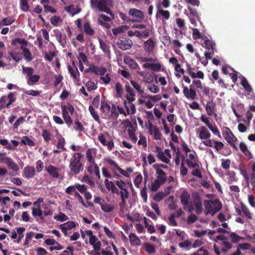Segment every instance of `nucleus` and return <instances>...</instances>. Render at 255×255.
Returning a JSON list of instances; mask_svg holds the SVG:
<instances>
[{
  "mask_svg": "<svg viewBox=\"0 0 255 255\" xmlns=\"http://www.w3.org/2000/svg\"><path fill=\"white\" fill-rule=\"evenodd\" d=\"M82 155L80 153H75L70 160L69 167L74 174H78L83 170L84 164L81 161Z\"/></svg>",
  "mask_w": 255,
  "mask_h": 255,
  "instance_id": "1",
  "label": "nucleus"
},
{
  "mask_svg": "<svg viewBox=\"0 0 255 255\" xmlns=\"http://www.w3.org/2000/svg\"><path fill=\"white\" fill-rule=\"evenodd\" d=\"M202 143L207 146L214 147L217 151L225 156L229 155L231 152V150L227 147H224V143L220 141H215L208 138L203 141Z\"/></svg>",
  "mask_w": 255,
  "mask_h": 255,
  "instance_id": "2",
  "label": "nucleus"
},
{
  "mask_svg": "<svg viewBox=\"0 0 255 255\" xmlns=\"http://www.w3.org/2000/svg\"><path fill=\"white\" fill-rule=\"evenodd\" d=\"M22 68L23 74L26 75V82L28 85H33L39 81L40 76L32 75L34 72L32 68L22 66Z\"/></svg>",
  "mask_w": 255,
  "mask_h": 255,
  "instance_id": "3",
  "label": "nucleus"
},
{
  "mask_svg": "<svg viewBox=\"0 0 255 255\" xmlns=\"http://www.w3.org/2000/svg\"><path fill=\"white\" fill-rule=\"evenodd\" d=\"M90 2L93 7L97 8L100 11L113 15L112 11L107 5V0H91Z\"/></svg>",
  "mask_w": 255,
  "mask_h": 255,
  "instance_id": "4",
  "label": "nucleus"
},
{
  "mask_svg": "<svg viewBox=\"0 0 255 255\" xmlns=\"http://www.w3.org/2000/svg\"><path fill=\"white\" fill-rule=\"evenodd\" d=\"M118 47L122 50H128L133 45L132 41L128 38L120 37L117 43Z\"/></svg>",
  "mask_w": 255,
  "mask_h": 255,
  "instance_id": "5",
  "label": "nucleus"
},
{
  "mask_svg": "<svg viewBox=\"0 0 255 255\" xmlns=\"http://www.w3.org/2000/svg\"><path fill=\"white\" fill-rule=\"evenodd\" d=\"M124 123L126 127H129V128L128 129V135L131 140L135 143L137 140V138L134 133L135 129L133 125L128 119L125 120L124 121Z\"/></svg>",
  "mask_w": 255,
  "mask_h": 255,
  "instance_id": "6",
  "label": "nucleus"
},
{
  "mask_svg": "<svg viewBox=\"0 0 255 255\" xmlns=\"http://www.w3.org/2000/svg\"><path fill=\"white\" fill-rule=\"evenodd\" d=\"M111 18L104 14L98 15V24L105 28L109 29L111 27Z\"/></svg>",
  "mask_w": 255,
  "mask_h": 255,
  "instance_id": "7",
  "label": "nucleus"
},
{
  "mask_svg": "<svg viewBox=\"0 0 255 255\" xmlns=\"http://www.w3.org/2000/svg\"><path fill=\"white\" fill-rule=\"evenodd\" d=\"M183 93L184 94V96L187 99H191L192 100H194L196 97V92L195 90L193 89V86L192 85L190 86V89H188V87L184 86L183 85Z\"/></svg>",
  "mask_w": 255,
  "mask_h": 255,
  "instance_id": "8",
  "label": "nucleus"
},
{
  "mask_svg": "<svg viewBox=\"0 0 255 255\" xmlns=\"http://www.w3.org/2000/svg\"><path fill=\"white\" fill-rule=\"evenodd\" d=\"M36 174L35 168L31 166H25L22 171V176L26 179L33 178Z\"/></svg>",
  "mask_w": 255,
  "mask_h": 255,
  "instance_id": "9",
  "label": "nucleus"
},
{
  "mask_svg": "<svg viewBox=\"0 0 255 255\" xmlns=\"http://www.w3.org/2000/svg\"><path fill=\"white\" fill-rule=\"evenodd\" d=\"M155 45V42L151 38H149L144 42L143 46L145 52L150 54L153 52Z\"/></svg>",
  "mask_w": 255,
  "mask_h": 255,
  "instance_id": "10",
  "label": "nucleus"
},
{
  "mask_svg": "<svg viewBox=\"0 0 255 255\" xmlns=\"http://www.w3.org/2000/svg\"><path fill=\"white\" fill-rule=\"evenodd\" d=\"M222 135L228 143L234 142L237 139L229 128H226L225 130L222 132Z\"/></svg>",
  "mask_w": 255,
  "mask_h": 255,
  "instance_id": "11",
  "label": "nucleus"
},
{
  "mask_svg": "<svg viewBox=\"0 0 255 255\" xmlns=\"http://www.w3.org/2000/svg\"><path fill=\"white\" fill-rule=\"evenodd\" d=\"M104 160L105 162L108 163L110 165L113 166L116 169H117L121 174L123 175L124 176L127 177H129L128 173L126 171H125L124 169L120 168L118 165V164L113 159H111L110 157H107L105 158Z\"/></svg>",
  "mask_w": 255,
  "mask_h": 255,
  "instance_id": "12",
  "label": "nucleus"
},
{
  "mask_svg": "<svg viewBox=\"0 0 255 255\" xmlns=\"http://www.w3.org/2000/svg\"><path fill=\"white\" fill-rule=\"evenodd\" d=\"M195 154V153H189L186 155L188 157L186 160V162L188 166L190 168L199 167Z\"/></svg>",
  "mask_w": 255,
  "mask_h": 255,
  "instance_id": "13",
  "label": "nucleus"
},
{
  "mask_svg": "<svg viewBox=\"0 0 255 255\" xmlns=\"http://www.w3.org/2000/svg\"><path fill=\"white\" fill-rule=\"evenodd\" d=\"M213 201L211 200H205L204 206L206 209V215L210 214L212 216L214 215L215 213L220 210V208H214L213 207L212 204Z\"/></svg>",
  "mask_w": 255,
  "mask_h": 255,
  "instance_id": "14",
  "label": "nucleus"
},
{
  "mask_svg": "<svg viewBox=\"0 0 255 255\" xmlns=\"http://www.w3.org/2000/svg\"><path fill=\"white\" fill-rule=\"evenodd\" d=\"M124 62L128 65L129 68L131 70H140L137 63L129 56H126L124 57Z\"/></svg>",
  "mask_w": 255,
  "mask_h": 255,
  "instance_id": "15",
  "label": "nucleus"
},
{
  "mask_svg": "<svg viewBox=\"0 0 255 255\" xmlns=\"http://www.w3.org/2000/svg\"><path fill=\"white\" fill-rule=\"evenodd\" d=\"M130 16L135 18L133 21H138L143 18V14L142 11L135 8H130L128 11Z\"/></svg>",
  "mask_w": 255,
  "mask_h": 255,
  "instance_id": "16",
  "label": "nucleus"
},
{
  "mask_svg": "<svg viewBox=\"0 0 255 255\" xmlns=\"http://www.w3.org/2000/svg\"><path fill=\"white\" fill-rule=\"evenodd\" d=\"M46 170L49 175L53 178H58L60 176V174L58 173L59 169L52 165H49L46 168Z\"/></svg>",
  "mask_w": 255,
  "mask_h": 255,
  "instance_id": "17",
  "label": "nucleus"
},
{
  "mask_svg": "<svg viewBox=\"0 0 255 255\" xmlns=\"http://www.w3.org/2000/svg\"><path fill=\"white\" fill-rule=\"evenodd\" d=\"M149 131L150 134L154 135V138L156 140L161 139V133L157 128L153 127L152 123H150L149 125Z\"/></svg>",
  "mask_w": 255,
  "mask_h": 255,
  "instance_id": "18",
  "label": "nucleus"
},
{
  "mask_svg": "<svg viewBox=\"0 0 255 255\" xmlns=\"http://www.w3.org/2000/svg\"><path fill=\"white\" fill-rule=\"evenodd\" d=\"M105 184L107 189L109 191H111L113 194H119V190L117 189L114 182L112 181H109L108 179L105 180Z\"/></svg>",
  "mask_w": 255,
  "mask_h": 255,
  "instance_id": "19",
  "label": "nucleus"
},
{
  "mask_svg": "<svg viewBox=\"0 0 255 255\" xmlns=\"http://www.w3.org/2000/svg\"><path fill=\"white\" fill-rule=\"evenodd\" d=\"M68 69L70 73L71 76L77 82L80 81V73L77 68L75 66V68H73L70 65H68Z\"/></svg>",
  "mask_w": 255,
  "mask_h": 255,
  "instance_id": "20",
  "label": "nucleus"
},
{
  "mask_svg": "<svg viewBox=\"0 0 255 255\" xmlns=\"http://www.w3.org/2000/svg\"><path fill=\"white\" fill-rule=\"evenodd\" d=\"M133 101H125L124 104L127 110L128 115H133L136 112V109L134 104L132 103Z\"/></svg>",
  "mask_w": 255,
  "mask_h": 255,
  "instance_id": "21",
  "label": "nucleus"
},
{
  "mask_svg": "<svg viewBox=\"0 0 255 255\" xmlns=\"http://www.w3.org/2000/svg\"><path fill=\"white\" fill-rule=\"evenodd\" d=\"M211 136V133L204 126L200 128V132L199 133V137L201 139H207Z\"/></svg>",
  "mask_w": 255,
  "mask_h": 255,
  "instance_id": "22",
  "label": "nucleus"
},
{
  "mask_svg": "<svg viewBox=\"0 0 255 255\" xmlns=\"http://www.w3.org/2000/svg\"><path fill=\"white\" fill-rule=\"evenodd\" d=\"M243 175L248 185L250 183L253 187V189H255V175H254V174H250L249 175L246 173H243Z\"/></svg>",
  "mask_w": 255,
  "mask_h": 255,
  "instance_id": "23",
  "label": "nucleus"
},
{
  "mask_svg": "<svg viewBox=\"0 0 255 255\" xmlns=\"http://www.w3.org/2000/svg\"><path fill=\"white\" fill-rule=\"evenodd\" d=\"M181 202L184 207H187L189 205L190 196L187 191H183L180 197Z\"/></svg>",
  "mask_w": 255,
  "mask_h": 255,
  "instance_id": "24",
  "label": "nucleus"
},
{
  "mask_svg": "<svg viewBox=\"0 0 255 255\" xmlns=\"http://www.w3.org/2000/svg\"><path fill=\"white\" fill-rule=\"evenodd\" d=\"M215 103L213 101H208L206 105V110L209 116H212L215 113Z\"/></svg>",
  "mask_w": 255,
  "mask_h": 255,
  "instance_id": "25",
  "label": "nucleus"
},
{
  "mask_svg": "<svg viewBox=\"0 0 255 255\" xmlns=\"http://www.w3.org/2000/svg\"><path fill=\"white\" fill-rule=\"evenodd\" d=\"M61 110L62 116L69 115V113H70L71 115H72L74 111V108L73 106L69 104H68L67 105L62 106L61 107Z\"/></svg>",
  "mask_w": 255,
  "mask_h": 255,
  "instance_id": "26",
  "label": "nucleus"
},
{
  "mask_svg": "<svg viewBox=\"0 0 255 255\" xmlns=\"http://www.w3.org/2000/svg\"><path fill=\"white\" fill-rule=\"evenodd\" d=\"M129 239L131 246H139L141 245L140 239L134 233H130L129 235Z\"/></svg>",
  "mask_w": 255,
  "mask_h": 255,
  "instance_id": "27",
  "label": "nucleus"
},
{
  "mask_svg": "<svg viewBox=\"0 0 255 255\" xmlns=\"http://www.w3.org/2000/svg\"><path fill=\"white\" fill-rule=\"evenodd\" d=\"M156 151L158 152L157 155L158 158L166 163H168L170 162L169 159L166 157L163 152L160 149V148L156 146Z\"/></svg>",
  "mask_w": 255,
  "mask_h": 255,
  "instance_id": "28",
  "label": "nucleus"
},
{
  "mask_svg": "<svg viewBox=\"0 0 255 255\" xmlns=\"http://www.w3.org/2000/svg\"><path fill=\"white\" fill-rule=\"evenodd\" d=\"M125 89L128 93L126 97L128 101H135V94L132 88L128 85H126Z\"/></svg>",
  "mask_w": 255,
  "mask_h": 255,
  "instance_id": "29",
  "label": "nucleus"
},
{
  "mask_svg": "<svg viewBox=\"0 0 255 255\" xmlns=\"http://www.w3.org/2000/svg\"><path fill=\"white\" fill-rule=\"evenodd\" d=\"M20 49L22 50L23 56L27 62L31 61L32 59V56L30 50L25 47L21 46Z\"/></svg>",
  "mask_w": 255,
  "mask_h": 255,
  "instance_id": "30",
  "label": "nucleus"
},
{
  "mask_svg": "<svg viewBox=\"0 0 255 255\" xmlns=\"http://www.w3.org/2000/svg\"><path fill=\"white\" fill-rule=\"evenodd\" d=\"M57 144L56 147L58 149H61L62 151H66V148L64 147L65 144V140L61 134H59L57 136Z\"/></svg>",
  "mask_w": 255,
  "mask_h": 255,
  "instance_id": "31",
  "label": "nucleus"
},
{
  "mask_svg": "<svg viewBox=\"0 0 255 255\" xmlns=\"http://www.w3.org/2000/svg\"><path fill=\"white\" fill-rule=\"evenodd\" d=\"M100 110L103 113L107 114H109L111 111V106L105 99H102L101 101Z\"/></svg>",
  "mask_w": 255,
  "mask_h": 255,
  "instance_id": "32",
  "label": "nucleus"
},
{
  "mask_svg": "<svg viewBox=\"0 0 255 255\" xmlns=\"http://www.w3.org/2000/svg\"><path fill=\"white\" fill-rule=\"evenodd\" d=\"M128 29V26L126 25H123L112 29V32L115 36H117L119 34L126 31Z\"/></svg>",
  "mask_w": 255,
  "mask_h": 255,
  "instance_id": "33",
  "label": "nucleus"
},
{
  "mask_svg": "<svg viewBox=\"0 0 255 255\" xmlns=\"http://www.w3.org/2000/svg\"><path fill=\"white\" fill-rule=\"evenodd\" d=\"M215 44L212 41L207 39L204 41V47L209 51L214 52Z\"/></svg>",
  "mask_w": 255,
  "mask_h": 255,
  "instance_id": "34",
  "label": "nucleus"
},
{
  "mask_svg": "<svg viewBox=\"0 0 255 255\" xmlns=\"http://www.w3.org/2000/svg\"><path fill=\"white\" fill-rule=\"evenodd\" d=\"M75 227V224L74 222H67L64 224H62L60 225V229L61 230L65 231V230H70L74 228Z\"/></svg>",
  "mask_w": 255,
  "mask_h": 255,
  "instance_id": "35",
  "label": "nucleus"
},
{
  "mask_svg": "<svg viewBox=\"0 0 255 255\" xmlns=\"http://www.w3.org/2000/svg\"><path fill=\"white\" fill-rule=\"evenodd\" d=\"M156 173L158 175L157 178L161 181V183H165L167 180L166 173L162 169L156 170Z\"/></svg>",
  "mask_w": 255,
  "mask_h": 255,
  "instance_id": "36",
  "label": "nucleus"
},
{
  "mask_svg": "<svg viewBox=\"0 0 255 255\" xmlns=\"http://www.w3.org/2000/svg\"><path fill=\"white\" fill-rule=\"evenodd\" d=\"M157 15L158 14H160L161 15H162L163 17H164L166 19H168L170 18V12L168 10H164L161 9H160V4H157Z\"/></svg>",
  "mask_w": 255,
  "mask_h": 255,
  "instance_id": "37",
  "label": "nucleus"
},
{
  "mask_svg": "<svg viewBox=\"0 0 255 255\" xmlns=\"http://www.w3.org/2000/svg\"><path fill=\"white\" fill-rule=\"evenodd\" d=\"M84 31L88 35L92 36L94 35L95 31L91 27L89 22H86L84 24Z\"/></svg>",
  "mask_w": 255,
  "mask_h": 255,
  "instance_id": "38",
  "label": "nucleus"
},
{
  "mask_svg": "<svg viewBox=\"0 0 255 255\" xmlns=\"http://www.w3.org/2000/svg\"><path fill=\"white\" fill-rule=\"evenodd\" d=\"M16 92H10L7 95V99H8V102L7 103V108H10V106L16 101L15 98Z\"/></svg>",
  "mask_w": 255,
  "mask_h": 255,
  "instance_id": "39",
  "label": "nucleus"
},
{
  "mask_svg": "<svg viewBox=\"0 0 255 255\" xmlns=\"http://www.w3.org/2000/svg\"><path fill=\"white\" fill-rule=\"evenodd\" d=\"M89 111L91 115L92 118L94 119V120L96 122H100V120L98 114V113L96 112L94 107L92 106H90L89 107Z\"/></svg>",
  "mask_w": 255,
  "mask_h": 255,
  "instance_id": "40",
  "label": "nucleus"
},
{
  "mask_svg": "<svg viewBox=\"0 0 255 255\" xmlns=\"http://www.w3.org/2000/svg\"><path fill=\"white\" fill-rule=\"evenodd\" d=\"M17 43H19L21 45V46L25 47L28 44V41L23 38H16L15 39L13 40L11 44L12 45H16Z\"/></svg>",
  "mask_w": 255,
  "mask_h": 255,
  "instance_id": "41",
  "label": "nucleus"
},
{
  "mask_svg": "<svg viewBox=\"0 0 255 255\" xmlns=\"http://www.w3.org/2000/svg\"><path fill=\"white\" fill-rule=\"evenodd\" d=\"M241 84L246 91L248 92H252L253 91L252 87L246 78L243 77Z\"/></svg>",
  "mask_w": 255,
  "mask_h": 255,
  "instance_id": "42",
  "label": "nucleus"
},
{
  "mask_svg": "<svg viewBox=\"0 0 255 255\" xmlns=\"http://www.w3.org/2000/svg\"><path fill=\"white\" fill-rule=\"evenodd\" d=\"M74 129L75 130L79 132H82L84 130V128L83 125L78 121V119H76L74 121Z\"/></svg>",
  "mask_w": 255,
  "mask_h": 255,
  "instance_id": "43",
  "label": "nucleus"
},
{
  "mask_svg": "<svg viewBox=\"0 0 255 255\" xmlns=\"http://www.w3.org/2000/svg\"><path fill=\"white\" fill-rule=\"evenodd\" d=\"M6 164L9 168L11 169L14 171H17L19 169L18 165L13 161L11 158Z\"/></svg>",
  "mask_w": 255,
  "mask_h": 255,
  "instance_id": "44",
  "label": "nucleus"
},
{
  "mask_svg": "<svg viewBox=\"0 0 255 255\" xmlns=\"http://www.w3.org/2000/svg\"><path fill=\"white\" fill-rule=\"evenodd\" d=\"M15 21V18L12 16H8L3 18L0 22L2 25H8Z\"/></svg>",
  "mask_w": 255,
  "mask_h": 255,
  "instance_id": "45",
  "label": "nucleus"
},
{
  "mask_svg": "<svg viewBox=\"0 0 255 255\" xmlns=\"http://www.w3.org/2000/svg\"><path fill=\"white\" fill-rule=\"evenodd\" d=\"M21 143L30 146H33L35 145L34 142L30 139L27 136H24L21 140Z\"/></svg>",
  "mask_w": 255,
  "mask_h": 255,
  "instance_id": "46",
  "label": "nucleus"
},
{
  "mask_svg": "<svg viewBox=\"0 0 255 255\" xmlns=\"http://www.w3.org/2000/svg\"><path fill=\"white\" fill-rule=\"evenodd\" d=\"M241 209L242 212L244 214V215L247 218H248V219L252 218V214L251 213L249 209L246 205L242 204Z\"/></svg>",
  "mask_w": 255,
  "mask_h": 255,
  "instance_id": "47",
  "label": "nucleus"
},
{
  "mask_svg": "<svg viewBox=\"0 0 255 255\" xmlns=\"http://www.w3.org/2000/svg\"><path fill=\"white\" fill-rule=\"evenodd\" d=\"M42 136L44 141L48 143L51 139V134L47 129H44L42 131Z\"/></svg>",
  "mask_w": 255,
  "mask_h": 255,
  "instance_id": "48",
  "label": "nucleus"
},
{
  "mask_svg": "<svg viewBox=\"0 0 255 255\" xmlns=\"http://www.w3.org/2000/svg\"><path fill=\"white\" fill-rule=\"evenodd\" d=\"M163 183H161V181H160V180L156 179L151 184V190L153 191H156L160 187L161 184Z\"/></svg>",
  "mask_w": 255,
  "mask_h": 255,
  "instance_id": "49",
  "label": "nucleus"
},
{
  "mask_svg": "<svg viewBox=\"0 0 255 255\" xmlns=\"http://www.w3.org/2000/svg\"><path fill=\"white\" fill-rule=\"evenodd\" d=\"M100 48L105 53L110 52V46L104 42L101 39H99Z\"/></svg>",
  "mask_w": 255,
  "mask_h": 255,
  "instance_id": "50",
  "label": "nucleus"
},
{
  "mask_svg": "<svg viewBox=\"0 0 255 255\" xmlns=\"http://www.w3.org/2000/svg\"><path fill=\"white\" fill-rule=\"evenodd\" d=\"M101 207L103 211L107 213L111 212L114 210V207L112 205L106 203H103L101 205Z\"/></svg>",
  "mask_w": 255,
  "mask_h": 255,
  "instance_id": "51",
  "label": "nucleus"
},
{
  "mask_svg": "<svg viewBox=\"0 0 255 255\" xmlns=\"http://www.w3.org/2000/svg\"><path fill=\"white\" fill-rule=\"evenodd\" d=\"M86 157L88 162H89L91 164H95V160L92 155L91 149L89 148L87 149L86 153Z\"/></svg>",
  "mask_w": 255,
  "mask_h": 255,
  "instance_id": "52",
  "label": "nucleus"
},
{
  "mask_svg": "<svg viewBox=\"0 0 255 255\" xmlns=\"http://www.w3.org/2000/svg\"><path fill=\"white\" fill-rule=\"evenodd\" d=\"M54 219L57 221L64 222L68 220V217L64 213L60 212L57 215L54 217Z\"/></svg>",
  "mask_w": 255,
  "mask_h": 255,
  "instance_id": "53",
  "label": "nucleus"
},
{
  "mask_svg": "<svg viewBox=\"0 0 255 255\" xmlns=\"http://www.w3.org/2000/svg\"><path fill=\"white\" fill-rule=\"evenodd\" d=\"M9 54L12 59L16 62H18L22 59L21 54L18 52H11Z\"/></svg>",
  "mask_w": 255,
  "mask_h": 255,
  "instance_id": "54",
  "label": "nucleus"
},
{
  "mask_svg": "<svg viewBox=\"0 0 255 255\" xmlns=\"http://www.w3.org/2000/svg\"><path fill=\"white\" fill-rule=\"evenodd\" d=\"M222 245L223 246V247L222 248L221 250L222 252L224 253H226L232 248V244L227 241L223 242Z\"/></svg>",
  "mask_w": 255,
  "mask_h": 255,
  "instance_id": "55",
  "label": "nucleus"
},
{
  "mask_svg": "<svg viewBox=\"0 0 255 255\" xmlns=\"http://www.w3.org/2000/svg\"><path fill=\"white\" fill-rule=\"evenodd\" d=\"M145 251L149 254H153L155 252V247L148 243H145L144 245Z\"/></svg>",
  "mask_w": 255,
  "mask_h": 255,
  "instance_id": "56",
  "label": "nucleus"
},
{
  "mask_svg": "<svg viewBox=\"0 0 255 255\" xmlns=\"http://www.w3.org/2000/svg\"><path fill=\"white\" fill-rule=\"evenodd\" d=\"M188 9L190 11V15L196 18V19L197 20V21H199L200 18L199 16L198 12L197 10L196 9L192 8L190 6L188 7Z\"/></svg>",
  "mask_w": 255,
  "mask_h": 255,
  "instance_id": "57",
  "label": "nucleus"
},
{
  "mask_svg": "<svg viewBox=\"0 0 255 255\" xmlns=\"http://www.w3.org/2000/svg\"><path fill=\"white\" fill-rule=\"evenodd\" d=\"M86 86L87 90L89 91L95 90L98 87L96 84L91 81H88L86 84Z\"/></svg>",
  "mask_w": 255,
  "mask_h": 255,
  "instance_id": "58",
  "label": "nucleus"
},
{
  "mask_svg": "<svg viewBox=\"0 0 255 255\" xmlns=\"http://www.w3.org/2000/svg\"><path fill=\"white\" fill-rule=\"evenodd\" d=\"M120 194L121 200H123V203H126V199L128 198L129 197V192L128 190H125V192L124 191H119V194Z\"/></svg>",
  "mask_w": 255,
  "mask_h": 255,
  "instance_id": "59",
  "label": "nucleus"
},
{
  "mask_svg": "<svg viewBox=\"0 0 255 255\" xmlns=\"http://www.w3.org/2000/svg\"><path fill=\"white\" fill-rule=\"evenodd\" d=\"M230 237L232 242L234 243H238L240 241V240L243 239V238L240 237L235 233H232L230 235Z\"/></svg>",
  "mask_w": 255,
  "mask_h": 255,
  "instance_id": "60",
  "label": "nucleus"
},
{
  "mask_svg": "<svg viewBox=\"0 0 255 255\" xmlns=\"http://www.w3.org/2000/svg\"><path fill=\"white\" fill-rule=\"evenodd\" d=\"M165 196H166V195L163 192H159L154 196L153 199L156 202H160Z\"/></svg>",
  "mask_w": 255,
  "mask_h": 255,
  "instance_id": "61",
  "label": "nucleus"
},
{
  "mask_svg": "<svg viewBox=\"0 0 255 255\" xmlns=\"http://www.w3.org/2000/svg\"><path fill=\"white\" fill-rule=\"evenodd\" d=\"M169 222L168 224L171 226H177V223L175 220V215L174 214H171L169 218Z\"/></svg>",
  "mask_w": 255,
  "mask_h": 255,
  "instance_id": "62",
  "label": "nucleus"
},
{
  "mask_svg": "<svg viewBox=\"0 0 255 255\" xmlns=\"http://www.w3.org/2000/svg\"><path fill=\"white\" fill-rule=\"evenodd\" d=\"M130 83L132 85V86H133V87L136 90H137V92H138L139 93L142 94L143 93V90L141 89V87L140 85H139L137 82H136L133 80L130 81Z\"/></svg>",
  "mask_w": 255,
  "mask_h": 255,
  "instance_id": "63",
  "label": "nucleus"
},
{
  "mask_svg": "<svg viewBox=\"0 0 255 255\" xmlns=\"http://www.w3.org/2000/svg\"><path fill=\"white\" fill-rule=\"evenodd\" d=\"M161 69V64L160 63H151L150 69L154 72H158Z\"/></svg>",
  "mask_w": 255,
  "mask_h": 255,
  "instance_id": "64",
  "label": "nucleus"
}]
</instances>
